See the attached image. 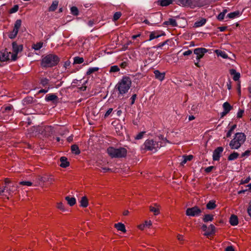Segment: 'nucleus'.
Wrapping results in <instances>:
<instances>
[{"mask_svg": "<svg viewBox=\"0 0 251 251\" xmlns=\"http://www.w3.org/2000/svg\"><path fill=\"white\" fill-rule=\"evenodd\" d=\"M60 61L59 57L54 54H49L42 57L41 66L42 68H51L56 66Z\"/></svg>", "mask_w": 251, "mask_h": 251, "instance_id": "1", "label": "nucleus"}, {"mask_svg": "<svg viewBox=\"0 0 251 251\" xmlns=\"http://www.w3.org/2000/svg\"><path fill=\"white\" fill-rule=\"evenodd\" d=\"M246 140V136L244 133L237 132L230 141L229 146L232 150H237L244 143Z\"/></svg>", "mask_w": 251, "mask_h": 251, "instance_id": "2", "label": "nucleus"}, {"mask_svg": "<svg viewBox=\"0 0 251 251\" xmlns=\"http://www.w3.org/2000/svg\"><path fill=\"white\" fill-rule=\"evenodd\" d=\"M107 152L112 158H121L126 156V149L124 147L115 148L109 147L107 149Z\"/></svg>", "mask_w": 251, "mask_h": 251, "instance_id": "3", "label": "nucleus"}, {"mask_svg": "<svg viewBox=\"0 0 251 251\" xmlns=\"http://www.w3.org/2000/svg\"><path fill=\"white\" fill-rule=\"evenodd\" d=\"M161 146V144H159L158 142L154 141L152 139H148L145 141L142 148L146 150L156 152Z\"/></svg>", "mask_w": 251, "mask_h": 251, "instance_id": "4", "label": "nucleus"}, {"mask_svg": "<svg viewBox=\"0 0 251 251\" xmlns=\"http://www.w3.org/2000/svg\"><path fill=\"white\" fill-rule=\"evenodd\" d=\"M115 91H118V98H121L126 93V76H123L120 82L115 87Z\"/></svg>", "mask_w": 251, "mask_h": 251, "instance_id": "5", "label": "nucleus"}, {"mask_svg": "<svg viewBox=\"0 0 251 251\" xmlns=\"http://www.w3.org/2000/svg\"><path fill=\"white\" fill-rule=\"evenodd\" d=\"M176 3L183 6L194 8L198 5L199 0H176Z\"/></svg>", "mask_w": 251, "mask_h": 251, "instance_id": "6", "label": "nucleus"}, {"mask_svg": "<svg viewBox=\"0 0 251 251\" xmlns=\"http://www.w3.org/2000/svg\"><path fill=\"white\" fill-rule=\"evenodd\" d=\"M202 210L197 206L188 208L186 210L187 216L191 217H198L201 215Z\"/></svg>", "mask_w": 251, "mask_h": 251, "instance_id": "7", "label": "nucleus"}, {"mask_svg": "<svg viewBox=\"0 0 251 251\" xmlns=\"http://www.w3.org/2000/svg\"><path fill=\"white\" fill-rule=\"evenodd\" d=\"M54 130L51 126H45L41 130V134L43 135L45 137H50L53 134Z\"/></svg>", "mask_w": 251, "mask_h": 251, "instance_id": "8", "label": "nucleus"}, {"mask_svg": "<svg viewBox=\"0 0 251 251\" xmlns=\"http://www.w3.org/2000/svg\"><path fill=\"white\" fill-rule=\"evenodd\" d=\"M208 52V50L203 48H196L194 50V53L196 55V60L200 61L204 55V54Z\"/></svg>", "mask_w": 251, "mask_h": 251, "instance_id": "9", "label": "nucleus"}, {"mask_svg": "<svg viewBox=\"0 0 251 251\" xmlns=\"http://www.w3.org/2000/svg\"><path fill=\"white\" fill-rule=\"evenodd\" d=\"M5 187L6 188V192H8L9 194L14 192L17 189V187L14 184L12 183L8 179H6L5 181Z\"/></svg>", "mask_w": 251, "mask_h": 251, "instance_id": "10", "label": "nucleus"}, {"mask_svg": "<svg viewBox=\"0 0 251 251\" xmlns=\"http://www.w3.org/2000/svg\"><path fill=\"white\" fill-rule=\"evenodd\" d=\"M224 151V148L222 147H219L217 148L213 152V160L214 161H219L221 157V154Z\"/></svg>", "mask_w": 251, "mask_h": 251, "instance_id": "11", "label": "nucleus"}, {"mask_svg": "<svg viewBox=\"0 0 251 251\" xmlns=\"http://www.w3.org/2000/svg\"><path fill=\"white\" fill-rule=\"evenodd\" d=\"M11 52H8L6 50L0 51V62H5L9 60V55Z\"/></svg>", "mask_w": 251, "mask_h": 251, "instance_id": "12", "label": "nucleus"}, {"mask_svg": "<svg viewBox=\"0 0 251 251\" xmlns=\"http://www.w3.org/2000/svg\"><path fill=\"white\" fill-rule=\"evenodd\" d=\"M36 102L37 100H34L33 97L30 96H27L22 100V104L24 106H27Z\"/></svg>", "mask_w": 251, "mask_h": 251, "instance_id": "13", "label": "nucleus"}, {"mask_svg": "<svg viewBox=\"0 0 251 251\" xmlns=\"http://www.w3.org/2000/svg\"><path fill=\"white\" fill-rule=\"evenodd\" d=\"M58 100V97L53 93L47 94L45 97V100L47 102L51 101L53 103L56 102Z\"/></svg>", "mask_w": 251, "mask_h": 251, "instance_id": "14", "label": "nucleus"}, {"mask_svg": "<svg viewBox=\"0 0 251 251\" xmlns=\"http://www.w3.org/2000/svg\"><path fill=\"white\" fill-rule=\"evenodd\" d=\"M12 49L13 52L18 53L19 52L22 51L23 49V45H18L16 42L12 43Z\"/></svg>", "mask_w": 251, "mask_h": 251, "instance_id": "15", "label": "nucleus"}, {"mask_svg": "<svg viewBox=\"0 0 251 251\" xmlns=\"http://www.w3.org/2000/svg\"><path fill=\"white\" fill-rule=\"evenodd\" d=\"M161 14L160 13H156L151 16V25H154L158 23L159 19L161 17Z\"/></svg>", "mask_w": 251, "mask_h": 251, "instance_id": "16", "label": "nucleus"}, {"mask_svg": "<svg viewBox=\"0 0 251 251\" xmlns=\"http://www.w3.org/2000/svg\"><path fill=\"white\" fill-rule=\"evenodd\" d=\"M154 74L155 78L159 80L162 81L165 78V73L164 72L161 73L159 70H156L154 71Z\"/></svg>", "mask_w": 251, "mask_h": 251, "instance_id": "17", "label": "nucleus"}, {"mask_svg": "<svg viewBox=\"0 0 251 251\" xmlns=\"http://www.w3.org/2000/svg\"><path fill=\"white\" fill-rule=\"evenodd\" d=\"M229 73L231 75H233V79L236 81H238L240 77V74L236 72L234 69H231L229 70Z\"/></svg>", "mask_w": 251, "mask_h": 251, "instance_id": "18", "label": "nucleus"}, {"mask_svg": "<svg viewBox=\"0 0 251 251\" xmlns=\"http://www.w3.org/2000/svg\"><path fill=\"white\" fill-rule=\"evenodd\" d=\"M60 166L62 168H66L70 165L69 162L68 161L67 157L62 156L60 158Z\"/></svg>", "mask_w": 251, "mask_h": 251, "instance_id": "19", "label": "nucleus"}, {"mask_svg": "<svg viewBox=\"0 0 251 251\" xmlns=\"http://www.w3.org/2000/svg\"><path fill=\"white\" fill-rule=\"evenodd\" d=\"M229 223L232 226H235L238 224V218L235 215L232 214L229 218Z\"/></svg>", "mask_w": 251, "mask_h": 251, "instance_id": "20", "label": "nucleus"}, {"mask_svg": "<svg viewBox=\"0 0 251 251\" xmlns=\"http://www.w3.org/2000/svg\"><path fill=\"white\" fill-rule=\"evenodd\" d=\"M215 232V227L213 225L211 224L207 228V230L206 231L204 235L206 236H210L214 234Z\"/></svg>", "mask_w": 251, "mask_h": 251, "instance_id": "21", "label": "nucleus"}, {"mask_svg": "<svg viewBox=\"0 0 251 251\" xmlns=\"http://www.w3.org/2000/svg\"><path fill=\"white\" fill-rule=\"evenodd\" d=\"M165 33L164 32L162 33V34H159L157 31H153L151 32L150 35V39L149 41H151L154 39L159 38L161 37V36L165 35Z\"/></svg>", "mask_w": 251, "mask_h": 251, "instance_id": "22", "label": "nucleus"}, {"mask_svg": "<svg viewBox=\"0 0 251 251\" xmlns=\"http://www.w3.org/2000/svg\"><path fill=\"white\" fill-rule=\"evenodd\" d=\"M164 25L167 26L170 25L173 27L176 26L177 25V23L176 20L173 18H170L168 21H166L163 23Z\"/></svg>", "mask_w": 251, "mask_h": 251, "instance_id": "23", "label": "nucleus"}, {"mask_svg": "<svg viewBox=\"0 0 251 251\" xmlns=\"http://www.w3.org/2000/svg\"><path fill=\"white\" fill-rule=\"evenodd\" d=\"M115 227L119 231H121L124 233H126V226L124 224L118 223L114 225Z\"/></svg>", "mask_w": 251, "mask_h": 251, "instance_id": "24", "label": "nucleus"}, {"mask_svg": "<svg viewBox=\"0 0 251 251\" xmlns=\"http://www.w3.org/2000/svg\"><path fill=\"white\" fill-rule=\"evenodd\" d=\"M206 22V20L204 18H202L201 20L196 21L194 25L195 27H199L204 25Z\"/></svg>", "mask_w": 251, "mask_h": 251, "instance_id": "25", "label": "nucleus"}, {"mask_svg": "<svg viewBox=\"0 0 251 251\" xmlns=\"http://www.w3.org/2000/svg\"><path fill=\"white\" fill-rule=\"evenodd\" d=\"M65 200L67 201L68 204L71 206L74 205L76 203V200L74 197L67 196L65 197Z\"/></svg>", "mask_w": 251, "mask_h": 251, "instance_id": "26", "label": "nucleus"}, {"mask_svg": "<svg viewBox=\"0 0 251 251\" xmlns=\"http://www.w3.org/2000/svg\"><path fill=\"white\" fill-rule=\"evenodd\" d=\"M71 150L72 152L76 155H78L80 153V151L79 149V147L76 144H74V145H73L72 146H71Z\"/></svg>", "mask_w": 251, "mask_h": 251, "instance_id": "27", "label": "nucleus"}, {"mask_svg": "<svg viewBox=\"0 0 251 251\" xmlns=\"http://www.w3.org/2000/svg\"><path fill=\"white\" fill-rule=\"evenodd\" d=\"M241 15V13L239 11H235L233 12L228 13L227 15V17L229 19H234L236 17L239 16Z\"/></svg>", "mask_w": 251, "mask_h": 251, "instance_id": "28", "label": "nucleus"}, {"mask_svg": "<svg viewBox=\"0 0 251 251\" xmlns=\"http://www.w3.org/2000/svg\"><path fill=\"white\" fill-rule=\"evenodd\" d=\"M50 79L46 77L40 78V84L43 87H46L49 84Z\"/></svg>", "mask_w": 251, "mask_h": 251, "instance_id": "29", "label": "nucleus"}, {"mask_svg": "<svg viewBox=\"0 0 251 251\" xmlns=\"http://www.w3.org/2000/svg\"><path fill=\"white\" fill-rule=\"evenodd\" d=\"M216 207V204L214 201H210L206 204V208L209 210L214 209Z\"/></svg>", "mask_w": 251, "mask_h": 251, "instance_id": "30", "label": "nucleus"}, {"mask_svg": "<svg viewBox=\"0 0 251 251\" xmlns=\"http://www.w3.org/2000/svg\"><path fill=\"white\" fill-rule=\"evenodd\" d=\"M58 4V1L54 0L53 1L51 5L50 6L49 8V11H54L57 7Z\"/></svg>", "mask_w": 251, "mask_h": 251, "instance_id": "31", "label": "nucleus"}, {"mask_svg": "<svg viewBox=\"0 0 251 251\" xmlns=\"http://www.w3.org/2000/svg\"><path fill=\"white\" fill-rule=\"evenodd\" d=\"M183 159L181 162V165H183L185 164L188 161L191 160L193 158V156L192 155H184L183 156Z\"/></svg>", "mask_w": 251, "mask_h": 251, "instance_id": "32", "label": "nucleus"}, {"mask_svg": "<svg viewBox=\"0 0 251 251\" xmlns=\"http://www.w3.org/2000/svg\"><path fill=\"white\" fill-rule=\"evenodd\" d=\"M239 155V154L238 152L234 151L228 156L227 159L229 161L234 160L238 157Z\"/></svg>", "mask_w": 251, "mask_h": 251, "instance_id": "33", "label": "nucleus"}, {"mask_svg": "<svg viewBox=\"0 0 251 251\" xmlns=\"http://www.w3.org/2000/svg\"><path fill=\"white\" fill-rule=\"evenodd\" d=\"M80 203L81 207H86L88 206V200L87 197L85 196L82 197Z\"/></svg>", "mask_w": 251, "mask_h": 251, "instance_id": "34", "label": "nucleus"}, {"mask_svg": "<svg viewBox=\"0 0 251 251\" xmlns=\"http://www.w3.org/2000/svg\"><path fill=\"white\" fill-rule=\"evenodd\" d=\"M213 219V215L210 214H206L203 218V221L205 223H207L208 222L212 221Z\"/></svg>", "mask_w": 251, "mask_h": 251, "instance_id": "35", "label": "nucleus"}, {"mask_svg": "<svg viewBox=\"0 0 251 251\" xmlns=\"http://www.w3.org/2000/svg\"><path fill=\"white\" fill-rule=\"evenodd\" d=\"M223 107L224 110L228 113L232 108V107L230 105V104L228 102H224L223 105Z\"/></svg>", "mask_w": 251, "mask_h": 251, "instance_id": "36", "label": "nucleus"}, {"mask_svg": "<svg viewBox=\"0 0 251 251\" xmlns=\"http://www.w3.org/2000/svg\"><path fill=\"white\" fill-rule=\"evenodd\" d=\"M18 33V30L13 28L12 31H11L9 32V33L8 34V37L10 39H14L16 37Z\"/></svg>", "mask_w": 251, "mask_h": 251, "instance_id": "37", "label": "nucleus"}, {"mask_svg": "<svg viewBox=\"0 0 251 251\" xmlns=\"http://www.w3.org/2000/svg\"><path fill=\"white\" fill-rule=\"evenodd\" d=\"M99 70V67L89 68L86 72V75H90L92 73L97 72Z\"/></svg>", "mask_w": 251, "mask_h": 251, "instance_id": "38", "label": "nucleus"}, {"mask_svg": "<svg viewBox=\"0 0 251 251\" xmlns=\"http://www.w3.org/2000/svg\"><path fill=\"white\" fill-rule=\"evenodd\" d=\"M160 4L162 6H166L172 3L173 0H159Z\"/></svg>", "mask_w": 251, "mask_h": 251, "instance_id": "39", "label": "nucleus"}, {"mask_svg": "<svg viewBox=\"0 0 251 251\" xmlns=\"http://www.w3.org/2000/svg\"><path fill=\"white\" fill-rule=\"evenodd\" d=\"M71 13L74 16H77L79 14V11L78 8L76 6H72L71 9Z\"/></svg>", "mask_w": 251, "mask_h": 251, "instance_id": "40", "label": "nucleus"}, {"mask_svg": "<svg viewBox=\"0 0 251 251\" xmlns=\"http://www.w3.org/2000/svg\"><path fill=\"white\" fill-rule=\"evenodd\" d=\"M84 61V59L82 57L79 56L75 57L74 58V64H81Z\"/></svg>", "mask_w": 251, "mask_h": 251, "instance_id": "41", "label": "nucleus"}, {"mask_svg": "<svg viewBox=\"0 0 251 251\" xmlns=\"http://www.w3.org/2000/svg\"><path fill=\"white\" fill-rule=\"evenodd\" d=\"M21 25H22L21 20H20V19L17 20L15 23L14 28L16 30H18L19 31V29L21 26Z\"/></svg>", "mask_w": 251, "mask_h": 251, "instance_id": "42", "label": "nucleus"}, {"mask_svg": "<svg viewBox=\"0 0 251 251\" xmlns=\"http://www.w3.org/2000/svg\"><path fill=\"white\" fill-rule=\"evenodd\" d=\"M119 71H120L119 67L117 65H114V66H112L110 67V69L109 70V73H116V72H119Z\"/></svg>", "mask_w": 251, "mask_h": 251, "instance_id": "43", "label": "nucleus"}, {"mask_svg": "<svg viewBox=\"0 0 251 251\" xmlns=\"http://www.w3.org/2000/svg\"><path fill=\"white\" fill-rule=\"evenodd\" d=\"M150 210L153 212L155 215H157L159 213L158 208L153 207L152 206H150Z\"/></svg>", "mask_w": 251, "mask_h": 251, "instance_id": "44", "label": "nucleus"}, {"mask_svg": "<svg viewBox=\"0 0 251 251\" xmlns=\"http://www.w3.org/2000/svg\"><path fill=\"white\" fill-rule=\"evenodd\" d=\"M236 127H237V125L235 124H234L232 126H231L230 129L228 131V132L226 133L227 137H229L231 136L232 132L236 128Z\"/></svg>", "mask_w": 251, "mask_h": 251, "instance_id": "45", "label": "nucleus"}, {"mask_svg": "<svg viewBox=\"0 0 251 251\" xmlns=\"http://www.w3.org/2000/svg\"><path fill=\"white\" fill-rule=\"evenodd\" d=\"M42 179L43 180V182H48L51 183L53 181V178L51 176H44V178Z\"/></svg>", "mask_w": 251, "mask_h": 251, "instance_id": "46", "label": "nucleus"}, {"mask_svg": "<svg viewBox=\"0 0 251 251\" xmlns=\"http://www.w3.org/2000/svg\"><path fill=\"white\" fill-rule=\"evenodd\" d=\"M145 131H142L139 133L136 136L134 137L135 140H140L143 138L144 135L145 134Z\"/></svg>", "mask_w": 251, "mask_h": 251, "instance_id": "47", "label": "nucleus"}, {"mask_svg": "<svg viewBox=\"0 0 251 251\" xmlns=\"http://www.w3.org/2000/svg\"><path fill=\"white\" fill-rule=\"evenodd\" d=\"M43 46V43L42 42H38L36 44H35L33 45V48L35 50H40Z\"/></svg>", "mask_w": 251, "mask_h": 251, "instance_id": "48", "label": "nucleus"}, {"mask_svg": "<svg viewBox=\"0 0 251 251\" xmlns=\"http://www.w3.org/2000/svg\"><path fill=\"white\" fill-rule=\"evenodd\" d=\"M57 208L63 212H64L66 210L64 205L61 202L57 203Z\"/></svg>", "mask_w": 251, "mask_h": 251, "instance_id": "49", "label": "nucleus"}, {"mask_svg": "<svg viewBox=\"0 0 251 251\" xmlns=\"http://www.w3.org/2000/svg\"><path fill=\"white\" fill-rule=\"evenodd\" d=\"M121 15H122V14H121V12H116L114 14L113 20L114 21H116L118 20L120 18Z\"/></svg>", "mask_w": 251, "mask_h": 251, "instance_id": "50", "label": "nucleus"}, {"mask_svg": "<svg viewBox=\"0 0 251 251\" xmlns=\"http://www.w3.org/2000/svg\"><path fill=\"white\" fill-rule=\"evenodd\" d=\"M251 177L250 176H249L245 179H241L240 181V184L241 185V184L248 183L250 182V181L251 180Z\"/></svg>", "mask_w": 251, "mask_h": 251, "instance_id": "51", "label": "nucleus"}, {"mask_svg": "<svg viewBox=\"0 0 251 251\" xmlns=\"http://www.w3.org/2000/svg\"><path fill=\"white\" fill-rule=\"evenodd\" d=\"M19 9V6L15 5L12 8L10 9L9 12L10 13H14L18 11Z\"/></svg>", "mask_w": 251, "mask_h": 251, "instance_id": "52", "label": "nucleus"}, {"mask_svg": "<svg viewBox=\"0 0 251 251\" xmlns=\"http://www.w3.org/2000/svg\"><path fill=\"white\" fill-rule=\"evenodd\" d=\"M251 154V151L250 150H248L242 153L241 154V157H247L250 156Z\"/></svg>", "mask_w": 251, "mask_h": 251, "instance_id": "53", "label": "nucleus"}, {"mask_svg": "<svg viewBox=\"0 0 251 251\" xmlns=\"http://www.w3.org/2000/svg\"><path fill=\"white\" fill-rule=\"evenodd\" d=\"M131 81L129 77L126 76V92L131 87Z\"/></svg>", "mask_w": 251, "mask_h": 251, "instance_id": "54", "label": "nucleus"}, {"mask_svg": "<svg viewBox=\"0 0 251 251\" xmlns=\"http://www.w3.org/2000/svg\"><path fill=\"white\" fill-rule=\"evenodd\" d=\"M136 97H137V95L136 94H133L132 97L130 98V99H129V101H130V104L131 105H132L135 102V100L136 99Z\"/></svg>", "mask_w": 251, "mask_h": 251, "instance_id": "55", "label": "nucleus"}, {"mask_svg": "<svg viewBox=\"0 0 251 251\" xmlns=\"http://www.w3.org/2000/svg\"><path fill=\"white\" fill-rule=\"evenodd\" d=\"M169 41L168 40L163 42H161V43H160L157 46H156V47H154L153 48H162V47H163L164 46H165L167 43V42Z\"/></svg>", "mask_w": 251, "mask_h": 251, "instance_id": "56", "label": "nucleus"}, {"mask_svg": "<svg viewBox=\"0 0 251 251\" xmlns=\"http://www.w3.org/2000/svg\"><path fill=\"white\" fill-rule=\"evenodd\" d=\"M218 54L223 58L226 59L228 58L227 54L225 51H220Z\"/></svg>", "mask_w": 251, "mask_h": 251, "instance_id": "57", "label": "nucleus"}, {"mask_svg": "<svg viewBox=\"0 0 251 251\" xmlns=\"http://www.w3.org/2000/svg\"><path fill=\"white\" fill-rule=\"evenodd\" d=\"M20 184L22 185L31 186L32 185V182L30 181H23L20 182Z\"/></svg>", "mask_w": 251, "mask_h": 251, "instance_id": "58", "label": "nucleus"}, {"mask_svg": "<svg viewBox=\"0 0 251 251\" xmlns=\"http://www.w3.org/2000/svg\"><path fill=\"white\" fill-rule=\"evenodd\" d=\"M112 111H113V108H109L104 114V118L108 117L109 116V115L111 113Z\"/></svg>", "mask_w": 251, "mask_h": 251, "instance_id": "59", "label": "nucleus"}, {"mask_svg": "<svg viewBox=\"0 0 251 251\" xmlns=\"http://www.w3.org/2000/svg\"><path fill=\"white\" fill-rule=\"evenodd\" d=\"M225 16V14H224V13L221 12L217 16V19L219 21H222L224 19Z\"/></svg>", "mask_w": 251, "mask_h": 251, "instance_id": "60", "label": "nucleus"}, {"mask_svg": "<svg viewBox=\"0 0 251 251\" xmlns=\"http://www.w3.org/2000/svg\"><path fill=\"white\" fill-rule=\"evenodd\" d=\"M244 112V110L239 109L237 113V118H241L243 116Z\"/></svg>", "mask_w": 251, "mask_h": 251, "instance_id": "61", "label": "nucleus"}, {"mask_svg": "<svg viewBox=\"0 0 251 251\" xmlns=\"http://www.w3.org/2000/svg\"><path fill=\"white\" fill-rule=\"evenodd\" d=\"M214 168V167L212 166H209V167L206 168L205 169L204 171H205V172L206 173H209L211 172L212 171V170Z\"/></svg>", "mask_w": 251, "mask_h": 251, "instance_id": "62", "label": "nucleus"}, {"mask_svg": "<svg viewBox=\"0 0 251 251\" xmlns=\"http://www.w3.org/2000/svg\"><path fill=\"white\" fill-rule=\"evenodd\" d=\"M17 54L18 53H15V52H14L12 55H11V61H15L17 60Z\"/></svg>", "mask_w": 251, "mask_h": 251, "instance_id": "63", "label": "nucleus"}, {"mask_svg": "<svg viewBox=\"0 0 251 251\" xmlns=\"http://www.w3.org/2000/svg\"><path fill=\"white\" fill-rule=\"evenodd\" d=\"M247 211H248V213L249 216L251 217V201H250V202L249 203V207L247 209Z\"/></svg>", "mask_w": 251, "mask_h": 251, "instance_id": "64", "label": "nucleus"}]
</instances>
